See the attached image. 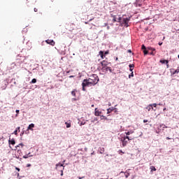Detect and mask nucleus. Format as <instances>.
Here are the masks:
<instances>
[{"mask_svg": "<svg viewBox=\"0 0 179 179\" xmlns=\"http://www.w3.org/2000/svg\"><path fill=\"white\" fill-rule=\"evenodd\" d=\"M65 169V168H62V169L61 170V176H64V170Z\"/></svg>", "mask_w": 179, "mask_h": 179, "instance_id": "28", "label": "nucleus"}, {"mask_svg": "<svg viewBox=\"0 0 179 179\" xmlns=\"http://www.w3.org/2000/svg\"><path fill=\"white\" fill-rule=\"evenodd\" d=\"M164 111H166V108H164Z\"/></svg>", "mask_w": 179, "mask_h": 179, "instance_id": "59", "label": "nucleus"}, {"mask_svg": "<svg viewBox=\"0 0 179 179\" xmlns=\"http://www.w3.org/2000/svg\"><path fill=\"white\" fill-rule=\"evenodd\" d=\"M132 140H134V138H129V136H128L122 137L121 138V142L122 143L123 148H125V146H127V145H128V142H129V141H132Z\"/></svg>", "mask_w": 179, "mask_h": 179, "instance_id": "3", "label": "nucleus"}, {"mask_svg": "<svg viewBox=\"0 0 179 179\" xmlns=\"http://www.w3.org/2000/svg\"><path fill=\"white\" fill-rule=\"evenodd\" d=\"M163 128H167V126H166L165 124H162Z\"/></svg>", "mask_w": 179, "mask_h": 179, "instance_id": "47", "label": "nucleus"}, {"mask_svg": "<svg viewBox=\"0 0 179 179\" xmlns=\"http://www.w3.org/2000/svg\"><path fill=\"white\" fill-rule=\"evenodd\" d=\"M147 50H150V51H156V49L152 48V47H148L147 48Z\"/></svg>", "mask_w": 179, "mask_h": 179, "instance_id": "21", "label": "nucleus"}, {"mask_svg": "<svg viewBox=\"0 0 179 179\" xmlns=\"http://www.w3.org/2000/svg\"><path fill=\"white\" fill-rule=\"evenodd\" d=\"M33 128H34V124L31 123L29 125L27 130L29 131H33Z\"/></svg>", "mask_w": 179, "mask_h": 179, "instance_id": "12", "label": "nucleus"}, {"mask_svg": "<svg viewBox=\"0 0 179 179\" xmlns=\"http://www.w3.org/2000/svg\"><path fill=\"white\" fill-rule=\"evenodd\" d=\"M80 125H85V122L83 123V122H81Z\"/></svg>", "mask_w": 179, "mask_h": 179, "instance_id": "49", "label": "nucleus"}, {"mask_svg": "<svg viewBox=\"0 0 179 179\" xmlns=\"http://www.w3.org/2000/svg\"><path fill=\"white\" fill-rule=\"evenodd\" d=\"M143 52L144 53V55H148V54H149V50L145 49L144 50H143Z\"/></svg>", "mask_w": 179, "mask_h": 179, "instance_id": "19", "label": "nucleus"}, {"mask_svg": "<svg viewBox=\"0 0 179 179\" xmlns=\"http://www.w3.org/2000/svg\"><path fill=\"white\" fill-rule=\"evenodd\" d=\"M19 146H22V148H23L24 145L23 143H20L19 145H17V147H19Z\"/></svg>", "mask_w": 179, "mask_h": 179, "instance_id": "38", "label": "nucleus"}, {"mask_svg": "<svg viewBox=\"0 0 179 179\" xmlns=\"http://www.w3.org/2000/svg\"><path fill=\"white\" fill-rule=\"evenodd\" d=\"M155 52H153V51H152L151 52H150V55H155Z\"/></svg>", "mask_w": 179, "mask_h": 179, "instance_id": "37", "label": "nucleus"}, {"mask_svg": "<svg viewBox=\"0 0 179 179\" xmlns=\"http://www.w3.org/2000/svg\"><path fill=\"white\" fill-rule=\"evenodd\" d=\"M130 72H132L134 71V69H129Z\"/></svg>", "mask_w": 179, "mask_h": 179, "instance_id": "48", "label": "nucleus"}, {"mask_svg": "<svg viewBox=\"0 0 179 179\" xmlns=\"http://www.w3.org/2000/svg\"><path fill=\"white\" fill-rule=\"evenodd\" d=\"M150 169L152 173H153V171H156V167H155V166H151Z\"/></svg>", "mask_w": 179, "mask_h": 179, "instance_id": "16", "label": "nucleus"}, {"mask_svg": "<svg viewBox=\"0 0 179 179\" xmlns=\"http://www.w3.org/2000/svg\"><path fill=\"white\" fill-rule=\"evenodd\" d=\"M122 20V17H120L119 18H118V20H117V22L118 23H121V21Z\"/></svg>", "mask_w": 179, "mask_h": 179, "instance_id": "26", "label": "nucleus"}, {"mask_svg": "<svg viewBox=\"0 0 179 179\" xmlns=\"http://www.w3.org/2000/svg\"><path fill=\"white\" fill-rule=\"evenodd\" d=\"M113 109H111V108H108V110H107V114H110V113H113Z\"/></svg>", "mask_w": 179, "mask_h": 179, "instance_id": "24", "label": "nucleus"}, {"mask_svg": "<svg viewBox=\"0 0 179 179\" xmlns=\"http://www.w3.org/2000/svg\"><path fill=\"white\" fill-rule=\"evenodd\" d=\"M78 100H79V99H76V98H73L72 99L73 101H78Z\"/></svg>", "mask_w": 179, "mask_h": 179, "instance_id": "33", "label": "nucleus"}, {"mask_svg": "<svg viewBox=\"0 0 179 179\" xmlns=\"http://www.w3.org/2000/svg\"><path fill=\"white\" fill-rule=\"evenodd\" d=\"M29 157L27 155L23 156V159H27Z\"/></svg>", "mask_w": 179, "mask_h": 179, "instance_id": "42", "label": "nucleus"}, {"mask_svg": "<svg viewBox=\"0 0 179 179\" xmlns=\"http://www.w3.org/2000/svg\"><path fill=\"white\" fill-rule=\"evenodd\" d=\"M15 170H17V171H20V169H19L17 167L15 168Z\"/></svg>", "mask_w": 179, "mask_h": 179, "instance_id": "45", "label": "nucleus"}, {"mask_svg": "<svg viewBox=\"0 0 179 179\" xmlns=\"http://www.w3.org/2000/svg\"><path fill=\"white\" fill-rule=\"evenodd\" d=\"M163 44V43H159V45H162Z\"/></svg>", "mask_w": 179, "mask_h": 179, "instance_id": "56", "label": "nucleus"}, {"mask_svg": "<svg viewBox=\"0 0 179 179\" xmlns=\"http://www.w3.org/2000/svg\"><path fill=\"white\" fill-rule=\"evenodd\" d=\"M23 134H24V132L23 131L22 133H21V135H23Z\"/></svg>", "mask_w": 179, "mask_h": 179, "instance_id": "58", "label": "nucleus"}, {"mask_svg": "<svg viewBox=\"0 0 179 179\" xmlns=\"http://www.w3.org/2000/svg\"><path fill=\"white\" fill-rule=\"evenodd\" d=\"M20 111V110H15V113H17L16 115H15L16 117H17V115L19 114Z\"/></svg>", "mask_w": 179, "mask_h": 179, "instance_id": "34", "label": "nucleus"}, {"mask_svg": "<svg viewBox=\"0 0 179 179\" xmlns=\"http://www.w3.org/2000/svg\"><path fill=\"white\" fill-rule=\"evenodd\" d=\"M69 78H75V76H70Z\"/></svg>", "mask_w": 179, "mask_h": 179, "instance_id": "52", "label": "nucleus"}, {"mask_svg": "<svg viewBox=\"0 0 179 179\" xmlns=\"http://www.w3.org/2000/svg\"><path fill=\"white\" fill-rule=\"evenodd\" d=\"M99 152L101 153V155H103V153H104V148H100Z\"/></svg>", "mask_w": 179, "mask_h": 179, "instance_id": "18", "label": "nucleus"}, {"mask_svg": "<svg viewBox=\"0 0 179 179\" xmlns=\"http://www.w3.org/2000/svg\"><path fill=\"white\" fill-rule=\"evenodd\" d=\"M178 58H179V55H178Z\"/></svg>", "mask_w": 179, "mask_h": 179, "instance_id": "61", "label": "nucleus"}, {"mask_svg": "<svg viewBox=\"0 0 179 179\" xmlns=\"http://www.w3.org/2000/svg\"><path fill=\"white\" fill-rule=\"evenodd\" d=\"M100 114H101V112H100L99 110H97V108H95L94 115H96V117H99V116H100Z\"/></svg>", "mask_w": 179, "mask_h": 179, "instance_id": "11", "label": "nucleus"}, {"mask_svg": "<svg viewBox=\"0 0 179 179\" xmlns=\"http://www.w3.org/2000/svg\"><path fill=\"white\" fill-rule=\"evenodd\" d=\"M125 177H126V178H128L129 177V173H127V174L125 175Z\"/></svg>", "mask_w": 179, "mask_h": 179, "instance_id": "39", "label": "nucleus"}, {"mask_svg": "<svg viewBox=\"0 0 179 179\" xmlns=\"http://www.w3.org/2000/svg\"><path fill=\"white\" fill-rule=\"evenodd\" d=\"M78 179H83V178H85V176H83V177L78 176Z\"/></svg>", "mask_w": 179, "mask_h": 179, "instance_id": "41", "label": "nucleus"}, {"mask_svg": "<svg viewBox=\"0 0 179 179\" xmlns=\"http://www.w3.org/2000/svg\"><path fill=\"white\" fill-rule=\"evenodd\" d=\"M69 30L70 31H72L73 30H74V27H75V24H73V23H70L69 24Z\"/></svg>", "mask_w": 179, "mask_h": 179, "instance_id": "8", "label": "nucleus"}, {"mask_svg": "<svg viewBox=\"0 0 179 179\" xmlns=\"http://www.w3.org/2000/svg\"><path fill=\"white\" fill-rule=\"evenodd\" d=\"M126 135H131L134 134V131L131 130L129 131L125 132Z\"/></svg>", "mask_w": 179, "mask_h": 179, "instance_id": "20", "label": "nucleus"}, {"mask_svg": "<svg viewBox=\"0 0 179 179\" xmlns=\"http://www.w3.org/2000/svg\"><path fill=\"white\" fill-rule=\"evenodd\" d=\"M92 107H94V105H92Z\"/></svg>", "mask_w": 179, "mask_h": 179, "instance_id": "60", "label": "nucleus"}, {"mask_svg": "<svg viewBox=\"0 0 179 179\" xmlns=\"http://www.w3.org/2000/svg\"><path fill=\"white\" fill-rule=\"evenodd\" d=\"M127 52L131 53V52H132V50H128Z\"/></svg>", "mask_w": 179, "mask_h": 179, "instance_id": "51", "label": "nucleus"}, {"mask_svg": "<svg viewBox=\"0 0 179 179\" xmlns=\"http://www.w3.org/2000/svg\"><path fill=\"white\" fill-rule=\"evenodd\" d=\"M118 153H119V155H124V153H125V152H124L122 150H120L118 151Z\"/></svg>", "mask_w": 179, "mask_h": 179, "instance_id": "27", "label": "nucleus"}, {"mask_svg": "<svg viewBox=\"0 0 179 179\" xmlns=\"http://www.w3.org/2000/svg\"><path fill=\"white\" fill-rule=\"evenodd\" d=\"M101 65L102 68L107 67V65H108V62H107L106 60H103L101 62Z\"/></svg>", "mask_w": 179, "mask_h": 179, "instance_id": "6", "label": "nucleus"}, {"mask_svg": "<svg viewBox=\"0 0 179 179\" xmlns=\"http://www.w3.org/2000/svg\"><path fill=\"white\" fill-rule=\"evenodd\" d=\"M14 134L15 135H17V129L15 130Z\"/></svg>", "mask_w": 179, "mask_h": 179, "instance_id": "40", "label": "nucleus"}, {"mask_svg": "<svg viewBox=\"0 0 179 179\" xmlns=\"http://www.w3.org/2000/svg\"><path fill=\"white\" fill-rule=\"evenodd\" d=\"M37 80L36 78H33L32 80L31 81V83H36Z\"/></svg>", "mask_w": 179, "mask_h": 179, "instance_id": "25", "label": "nucleus"}, {"mask_svg": "<svg viewBox=\"0 0 179 179\" xmlns=\"http://www.w3.org/2000/svg\"><path fill=\"white\" fill-rule=\"evenodd\" d=\"M17 129H18L19 132H20V127H18Z\"/></svg>", "mask_w": 179, "mask_h": 179, "instance_id": "50", "label": "nucleus"}, {"mask_svg": "<svg viewBox=\"0 0 179 179\" xmlns=\"http://www.w3.org/2000/svg\"><path fill=\"white\" fill-rule=\"evenodd\" d=\"M159 62L161 64H168L169 63V60H166V59L160 60Z\"/></svg>", "mask_w": 179, "mask_h": 179, "instance_id": "17", "label": "nucleus"}, {"mask_svg": "<svg viewBox=\"0 0 179 179\" xmlns=\"http://www.w3.org/2000/svg\"><path fill=\"white\" fill-rule=\"evenodd\" d=\"M141 49H142L143 50H146V46H145V45H142Z\"/></svg>", "mask_w": 179, "mask_h": 179, "instance_id": "29", "label": "nucleus"}, {"mask_svg": "<svg viewBox=\"0 0 179 179\" xmlns=\"http://www.w3.org/2000/svg\"><path fill=\"white\" fill-rule=\"evenodd\" d=\"M143 122H144V123L148 122V120H143Z\"/></svg>", "mask_w": 179, "mask_h": 179, "instance_id": "46", "label": "nucleus"}, {"mask_svg": "<svg viewBox=\"0 0 179 179\" xmlns=\"http://www.w3.org/2000/svg\"><path fill=\"white\" fill-rule=\"evenodd\" d=\"M169 66H170L169 65V63L166 64V67H167V68H169Z\"/></svg>", "mask_w": 179, "mask_h": 179, "instance_id": "53", "label": "nucleus"}, {"mask_svg": "<svg viewBox=\"0 0 179 179\" xmlns=\"http://www.w3.org/2000/svg\"><path fill=\"white\" fill-rule=\"evenodd\" d=\"M65 124L66 125V128H71V123H69L68 122H66Z\"/></svg>", "mask_w": 179, "mask_h": 179, "instance_id": "22", "label": "nucleus"}, {"mask_svg": "<svg viewBox=\"0 0 179 179\" xmlns=\"http://www.w3.org/2000/svg\"><path fill=\"white\" fill-rule=\"evenodd\" d=\"M145 108L148 110V111H150V110H154V111H156V109H153L151 104L148 105Z\"/></svg>", "mask_w": 179, "mask_h": 179, "instance_id": "10", "label": "nucleus"}, {"mask_svg": "<svg viewBox=\"0 0 179 179\" xmlns=\"http://www.w3.org/2000/svg\"><path fill=\"white\" fill-rule=\"evenodd\" d=\"M47 44H50V45H55V42L54 41V40H46L45 41Z\"/></svg>", "mask_w": 179, "mask_h": 179, "instance_id": "7", "label": "nucleus"}, {"mask_svg": "<svg viewBox=\"0 0 179 179\" xmlns=\"http://www.w3.org/2000/svg\"><path fill=\"white\" fill-rule=\"evenodd\" d=\"M151 106H152V107H155V108L157 107V103H152Z\"/></svg>", "mask_w": 179, "mask_h": 179, "instance_id": "32", "label": "nucleus"}, {"mask_svg": "<svg viewBox=\"0 0 179 179\" xmlns=\"http://www.w3.org/2000/svg\"><path fill=\"white\" fill-rule=\"evenodd\" d=\"M34 12H38V9L36 8H34Z\"/></svg>", "mask_w": 179, "mask_h": 179, "instance_id": "43", "label": "nucleus"}, {"mask_svg": "<svg viewBox=\"0 0 179 179\" xmlns=\"http://www.w3.org/2000/svg\"><path fill=\"white\" fill-rule=\"evenodd\" d=\"M31 164H27V167H31Z\"/></svg>", "mask_w": 179, "mask_h": 179, "instance_id": "44", "label": "nucleus"}, {"mask_svg": "<svg viewBox=\"0 0 179 179\" xmlns=\"http://www.w3.org/2000/svg\"><path fill=\"white\" fill-rule=\"evenodd\" d=\"M113 22H114V23H115V22H117V17H115V15H113Z\"/></svg>", "mask_w": 179, "mask_h": 179, "instance_id": "23", "label": "nucleus"}, {"mask_svg": "<svg viewBox=\"0 0 179 179\" xmlns=\"http://www.w3.org/2000/svg\"><path fill=\"white\" fill-rule=\"evenodd\" d=\"M115 61H118V57H116Z\"/></svg>", "mask_w": 179, "mask_h": 179, "instance_id": "57", "label": "nucleus"}, {"mask_svg": "<svg viewBox=\"0 0 179 179\" xmlns=\"http://www.w3.org/2000/svg\"><path fill=\"white\" fill-rule=\"evenodd\" d=\"M129 68H131V69L135 68V65H134V64H129Z\"/></svg>", "mask_w": 179, "mask_h": 179, "instance_id": "30", "label": "nucleus"}, {"mask_svg": "<svg viewBox=\"0 0 179 179\" xmlns=\"http://www.w3.org/2000/svg\"><path fill=\"white\" fill-rule=\"evenodd\" d=\"M58 167H63V169H65L64 164H61V163H58L56 164V169H58Z\"/></svg>", "mask_w": 179, "mask_h": 179, "instance_id": "14", "label": "nucleus"}, {"mask_svg": "<svg viewBox=\"0 0 179 179\" xmlns=\"http://www.w3.org/2000/svg\"><path fill=\"white\" fill-rule=\"evenodd\" d=\"M78 92V90H73V91H71V95L73 96V97H76V93Z\"/></svg>", "mask_w": 179, "mask_h": 179, "instance_id": "15", "label": "nucleus"}, {"mask_svg": "<svg viewBox=\"0 0 179 179\" xmlns=\"http://www.w3.org/2000/svg\"><path fill=\"white\" fill-rule=\"evenodd\" d=\"M129 139H135V138L129 137Z\"/></svg>", "mask_w": 179, "mask_h": 179, "instance_id": "55", "label": "nucleus"}, {"mask_svg": "<svg viewBox=\"0 0 179 179\" xmlns=\"http://www.w3.org/2000/svg\"><path fill=\"white\" fill-rule=\"evenodd\" d=\"M103 72H113V70L111 69V67L106 66V67H102Z\"/></svg>", "mask_w": 179, "mask_h": 179, "instance_id": "5", "label": "nucleus"}, {"mask_svg": "<svg viewBox=\"0 0 179 179\" xmlns=\"http://www.w3.org/2000/svg\"><path fill=\"white\" fill-rule=\"evenodd\" d=\"M107 120V117H106V116H104V115H101V120Z\"/></svg>", "mask_w": 179, "mask_h": 179, "instance_id": "31", "label": "nucleus"}, {"mask_svg": "<svg viewBox=\"0 0 179 179\" xmlns=\"http://www.w3.org/2000/svg\"><path fill=\"white\" fill-rule=\"evenodd\" d=\"M17 176H19V173H17Z\"/></svg>", "mask_w": 179, "mask_h": 179, "instance_id": "62", "label": "nucleus"}, {"mask_svg": "<svg viewBox=\"0 0 179 179\" xmlns=\"http://www.w3.org/2000/svg\"><path fill=\"white\" fill-rule=\"evenodd\" d=\"M99 54L101 59H104V58H106V55H104V52L101 50V51H99Z\"/></svg>", "mask_w": 179, "mask_h": 179, "instance_id": "9", "label": "nucleus"}, {"mask_svg": "<svg viewBox=\"0 0 179 179\" xmlns=\"http://www.w3.org/2000/svg\"><path fill=\"white\" fill-rule=\"evenodd\" d=\"M122 22L124 24L126 27H128V23H129V17L123 18Z\"/></svg>", "mask_w": 179, "mask_h": 179, "instance_id": "4", "label": "nucleus"}, {"mask_svg": "<svg viewBox=\"0 0 179 179\" xmlns=\"http://www.w3.org/2000/svg\"><path fill=\"white\" fill-rule=\"evenodd\" d=\"M166 139H167V141H169V139H171V138L169 137H166Z\"/></svg>", "mask_w": 179, "mask_h": 179, "instance_id": "54", "label": "nucleus"}, {"mask_svg": "<svg viewBox=\"0 0 179 179\" xmlns=\"http://www.w3.org/2000/svg\"><path fill=\"white\" fill-rule=\"evenodd\" d=\"M131 77H134V72H131V75H129V78H131Z\"/></svg>", "mask_w": 179, "mask_h": 179, "instance_id": "35", "label": "nucleus"}, {"mask_svg": "<svg viewBox=\"0 0 179 179\" xmlns=\"http://www.w3.org/2000/svg\"><path fill=\"white\" fill-rule=\"evenodd\" d=\"M8 143H9L10 145H14L15 143H16V142L15 141V138H12L11 140H9V141H8Z\"/></svg>", "mask_w": 179, "mask_h": 179, "instance_id": "13", "label": "nucleus"}, {"mask_svg": "<svg viewBox=\"0 0 179 179\" xmlns=\"http://www.w3.org/2000/svg\"><path fill=\"white\" fill-rule=\"evenodd\" d=\"M89 86H92V83L90 82L89 79H84L82 83L83 92H86V88L85 87H89Z\"/></svg>", "mask_w": 179, "mask_h": 179, "instance_id": "2", "label": "nucleus"}, {"mask_svg": "<svg viewBox=\"0 0 179 179\" xmlns=\"http://www.w3.org/2000/svg\"><path fill=\"white\" fill-rule=\"evenodd\" d=\"M88 80H90L92 86H94V85H97V83H99V76L96 74H93L88 78Z\"/></svg>", "mask_w": 179, "mask_h": 179, "instance_id": "1", "label": "nucleus"}, {"mask_svg": "<svg viewBox=\"0 0 179 179\" xmlns=\"http://www.w3.org/2000/svg\"><path fill=\"white\" fill-rule=\"evenodd\" d=\"M108 54H109L108 50H107V51H106L105 52H103V55H108Z\"/></svg>", "mask_w": 179, "mask_h": 179, "instance_id": "36", "label": "nucleus"}]
</instances>
